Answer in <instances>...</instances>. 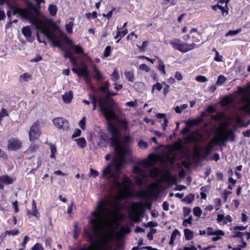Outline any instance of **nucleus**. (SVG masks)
<instances>
[{
    "mask_svg": "<svg viewBox=\"0 0 250 250\" xmlns=\"http://www.w3.org/2000/svg\"><path fill=\"white\" fill-rule=\"evenodd\" d=\"M130 137L128 135L124 136L123 141L119 140L121 144L126 146L127 149L119 156L118 152L116 151L115 157L112 163L107 165L103 170L101 177L105 179H110L112 182L110 190L113 193L117 194L116 199L121 200L127 197L130 188V182L127 177H124L122 182L118 181L120 175V171L125 163V155L129 151L127 144L130 141Z\"/></svg>",
    "mask_w": 250,
    "mask_h": 250,
    "instance_id": "obj_1",
    "label": "nucleus"
},
{
    "mask_svg": "<svg viewBox=\"0 0 250 250\" xmlns=\"http://www.w3.org/2000/svg\"><path fill=\"white\" fill-rule=\"evenodd\" d=\"M33 18L32 21L36 25L37 28L40 29L41 32L51 42L53 46L60 47L62 42H65L71 48H74L76 53L80 54L83 52V48L80 45L73 43L72 40L62 32L57 25L54 24V28L51 29L49 26H42L41 21L35 18Z\"/></svg>",
    "mask_w": 250,
    "mask_h": 250,
    "instance_id": "obj_2",
    "label": "nucleus"
},
{
    "mask_svg": "<svg viewBox=\"0 0 250 250\" xmlns=\"http://www.w3.org/2000/svg\"><path fill=\"white\" fill-rule=\"evenodd\" d=\"M211 119L216 122H219L220 125L216 129V135L208 143L206 147L207 153H209L214 144L221 143L224 145L229 139H233V131L228 128L230 124V120L223 113H218L216 115H211Z\"/></svg>",
    "mask_w": 250,
    "mask_h": 250,
    "instance_id": "obj_3",
    "label": "nucleus"
},
{
    "mask_svg": "<svg viewBox=\"0 0 250 250\" xmlns=\"http://www.w3.org/2000/svg\"><path fill=\"white\" fill-rule=\"evenodd\" d=\"M116 94L117 93L108 92L105 96H100L98 99L100 110L107 121L110 119H117L114 112L117 105L112 99L110 98L111 96Z\"/></svg>",
    "mask_w": 250,
    "mask_h": 250,
    "instance_id": "obj_4",
    "label": "nucleus"
},
{
    "mask_svg": "<svg viewBox=\"0 0 250 250\" xmlns=\"http://www.w3.org/2000/svg\"><path fill=\"white\" fill-rule=\"evenodd\" d=\"M108 130L112 135L111 138V145L121 156L127 149V147L120 142L119 131L114 125L109 124Z\"/></svg>",
    "mask_w": 250,
    "mask_h": 250,
    "instance_id": "obj_5",
    "label": "nucleus"
},
{
    "mask_svg": "<svg viewBox=\"0 0 250 250\" xmlns=\"http://www.w3.org/2000/svg\"><path fill=\"white\" fill-rule=\"evenodd\" d=\"M170 44L174 49L183 53L193 49L196 46L194 42L189 44L184 42L179 39L173 40L170 42Z\"/></svg>",
    "mask_w": 250,
    "mask_h": 250,
    "instance_id": "obj_6",
    "label": "nucleus"
},
{
    "mask_svg": "<svg viewBox=\"0 0 250 250\" xmlns=\"http://www.w3.org/2000/svg\"><path fill=\"white\" fill-rule=\"evenodd\" d=\"M41 134L39 123H34L30 127L29 130V141L31 142L37 140Z\"/></svg>",
    "mask_w": 250,
    "mask_h": 250,
    "instance_id": "obj_7",
    "label": "nucleus"
},
{
    "mask_svg": "<svg viewBox=\"0 0 250 250\" xmlns=\"http://www.w3.org/2000/svg\"><path fill=\"white\" fill-rule=\"evenodd\" d=\"M53 123L56 127L60 129L67 130L69 127L68 121L62 117L54 119Z\"/></svg>",
    "mask_w": 250,
    "mask_h": 250,
    "instance_id": "obj_8",
    "label": "nucleus"
},
{
    "mask_svg": "<svg viewBox=\"0 0 250 250\" xmlns=\"http://www.w3.org/2000/svg\"><path fill=\"white\" fill-rule=\"evenodd\" d=\"M82 66L79 68L78 76L79 77L83 76L84 80L86 83L89 82V77L90 76L87 66L85 64L83 61L81 62Z\"/></svg>",
    "mask_w": 250,
    "mask_h": 250,
    "instance_id": "obj_9",
    "label": "nucleus"
},
{
    "mask_svg": "<svg viewBox=\"0 0 250 250\" xmlns=\"http://www.w3.org/2000/svg\"><path fill=\"white\" fill-rule=\"evenodd\" d=\"M22 146V144L18 138H11L8 141L7 148L10 150H17Z\"/></svg>",
    "mask_w": 250,
    "mask_h": 250,
    "instance_id": "obj_10",
    "label": "nucleus"
},
{
    "mask_svg": "<svg viewBox=\"0 0 250 250\" xmlns=\"http://www.w3.org/2000/svg\"><path fill=\"white\" fill-rule=\"evenodd\" d=\"M133 171L135 173L139 174L141 178H138L137 183L139 184H142L143 183V180L147 176V173H145L142 168L139 167L135 166L133 168Z\"/></svg>",
    "mask_w": 250,
    "mask_h": 250,
    "instance_id": "obj_11",
    "label": "nucleus"
},
{
    "mask_svg": "<svg viewBox=\"0 0 250 250\" xmlns=\"http://www.w3.org/2000/svg\"><path fill=\"white\" fill-rule=\"evenodd\" d=\"M42 164V160L40 157H37L34 158L30 165L33 167V168L31 170V172L36 170Z\"/></svg>",
    "mask_w": 250,
    "mask_h": 250,
    "instance_id": "obj_12",
    "label": "nucleus"
},
{
    "mask_svg": "<svg viewBox=\"0 0 250 250\" xmlns=\"http://www.w3.org/2000/svg\"><path fill=\"white\" fill-rule=\"evenodd\" d=\"M242 101L245 103L243 107V110L250 113V96H244Z\"/></svg>",
    "mask_w": 250,
    "mask_h": 250,
    "instance_id": "obj_13",
    "label": "nucleus"
},
{
    "mask_svg": "<svg viewBox=\"0 0 250 250\" xmlns=\"http://www.w3.org/2000/svg\"><path fill=\"white\" fill-rule=\"evenodd\" d=\"M159 189V185L157 183H153L149 185L148 187V190L152 195L156 194Z\"/></svg>",
    "mask_w": 250,
    "mask_h": 250,
    "instance_id": "obj_14",
    "label": "nucleus"
},
{
    "mask_svg": "<svg viewBox=\"0 0 250 250\" xmlns=\"http://www.w3.org/2000/svg\"><path fill=\"white\" fill-rule=\"evenodd\" d=\"M73 98V93L71 91L66 92L62 95V99L64 103L69 104L71 102Z\"/></svg>",
    "mask_w": 250,
    "mask_h": 250,
    "instance_id": "obj_15",
    "label": "nucleus"
},
{
    "mask_svg": "<svg viewBox=\"0 0 250 250\" xmlns=\"http://www.w3.org/2000/svg\"><path fill=\"white\" fill-rule=\"evenodd\" d=\"M162 180L168 183H173L175 182V178L173 177L169 173H165L162 177Z\"/></svg>",
    "mask_w": 250,
    "mask_h": 250,
    "instance_id": "obj_16",
    "label": "nucleus"
},
{
    "mask_svg": "<svg viewBox=\"0 0 250 250\" xmlns=\"http://www.w3.org/2000/svg\"><path fill=\"white\" fill-rule=\"evenodd\" d=\"M93 77L97 80L99 81L103 78V75L100 71L95 66H93Z\"/></svg>",
    "mask_w": 250,
    "mask_h": 250,
    "instance_id": "obj_17",
    "label": "nucleus"
},
{
    "mask_svg": "<svg viewBox=\"0 0 250 250\" xmlns=\"http://www.w3.org/2000/svg\"><path fill=\"white\" fill-rule=\"evenodd\" d=\"M234 100V98L232 96H226L224 97L221 101L220 102V103L221 104L222 106H225L229 105V104H231L233 102Z\"/></svg>",
    "mask_w": 250,
    "mask_h": 250,
    "instance_id": "obj_18",
    "label": "nucleus"
},
{
    "mask_svg": "<svg viewBox=\"0 0 250 250\" xmlns=\"http://www.w3.org/2000/svg\"><path fill=\"white\" fill-rule=\"evenodd\" d=\"M141 213L140 211H138L136 209L133 210L130 216L135 222H138L139 221L140 218Z\"/></svg>",
    "mask_w": 250,
    "mask_h": 250,
    "instance_id": "obj_19",
    "label": "nucleus"
},
{
    "mask_svg": "<svg viewBox=\"0 0 250 250\" xmlns=\"http://www.w3.org/2000/svg\"><path fill=\"white\" fill-rule=\"evenodd\" d=\"M32 212H30L29 211H28L27 213L29 214H31L32 215L37 217H38V214L39 212H38V209L37 208L36 204V203H35V201L34 200H32Z\"/></svg>",
    "mask_w": 250,
    "mask_h": 250,
    "instance_id": "obj_20",
    "label": "nucleus"
},
{
    "mask_svg": "<svg viewBox=\"0 0 250 250\" xmlns=\"http://www.w3.org/2000/svg\"><path fill=\"white\" fill-rule=\"evenodd\" d=\"M157 58L158 59V69L160 71L162 72L164 75H165L166 74L165 71V65L160 58L159 57H157Z\"/></svg>",
    "mask_w": 250,
    "mask_h": 250,
    "instance_id": "obj_21",
    "label": "nucleus"
},
{
    "mask_svg": "<svg viewBox=\"0 0 250 250\" xmlns=\"http://www.w3.org/2000/svg\"><path fill=\"white\" fill-rule=\"evenodd\" d=\"M184 231L185 239L186 240H189L192 239L193 237V232L192 230L188 229H185Z\"/></svg>",
    "mask_w": 250,
    "mask_h": 250,
    "instance_id": "obj_22",
    "label": "nucleus"
},
{
    "mask_svg": "<svg viewBox=\"0 0 250 250\" xmlns=\"http://www.w3.org/2000/svg\"><path fill=\"white\" fill-rule=\"evenodd\" d=\"M22 33L26 38H30L31 35V32L30 28L26 26L23 27L21 30Z\"/></svg>",
    "mask_w": 250,
    "mask_h": 250,
    "instance_id": "obj_23",
    "label": "nucleus"
},
{
    "mask_svg": "<svg viewBox=\"0 0 250 250\" xmlns=\"http://www.w3.org/2000/svg\"><path fill=\"white\" fill-rule=\"evenodd\" d=\"M125 75L126 79L130 82H133L134 81V74L133 71H125Z\"/></svg>",
    "mask_w": 250,
    "mask_h": 250,
    "instance_id": "obj_24",
    "label": "nucleus"
},
{
    "mask_svg": "<svg viewBox=\"0 0 250 250\" xmlns=\"http://www.w3.org/2000/svg\"><path fill=\"white\" fill-rule=\"evenodd\" d=\"M188 107L187 104H183L181 106H176L174 107V110L176 113L180 114L182 113V110L186 109Z\"/></svg>",
    "mask_w": 250,
    "mask_h": 250,
    "instance_id": "obj_25",
    "label": "nucleus"
},
{
    "mask_svg": "<svg viewBox=\"0 0 250 250\" xmlns=\"http://www.w3.org/2000/svg\"><path fill=\"white\" fill-rule=\"evenodd\" d=\"M160 173V170L158 167H155L150 169L149 174L153 178H155L158 176Z\"/></svg>",
    "mask_w": 250,
    "mask_h": 250,
    "instance_id": "obj_26",
    "label": "nucleus"
},
{
    "mask_svg": "<svg viewBox=\"0 0 250 250\" xmlns=\"http://www.w3.org/2000/svg\"><path fill=\"white\" fill-rule=\"evenodd\" d=\"M77 142V145L81 148H83L86 144V141L84 138H80L75 140Z\"/></svg>",
    "mask_w": 250,
    "mask_h": 250,
    "instance_id": "obj_27",
    "label": "nucleus"
},
{
    "mask_svg": "<svg viewBox=\"0 0 250 250\" xmlns=\"http://www.w3.org/2000/svg\"><path fill=\"white\" fill-rule=\"evenodd\" d=\"M48 10L52 16H55L56 14L57 8L56 5L50 4L48 7Z\"/></svg>",
    "mask_w": 250,
    "mask_h": 250,
    "instance_id": "obj_28",
    "label": "nucleus"
},
{
    "mask_svg": "<svg viewBox=\"0 0 250 250\" xmlns=\"http://www.w3.org/2000/svg\"><path fill=\"white\" fill-rule=\"evenodd\" d=\"M31 78V75L26 73L21 75L20 80L21 82H26L28 80L30 79Z\"/></svg>",
    "mask_w": 250,
    "mask_h": 250,
    "instance_id": "obj_29",
    "label": "nucleus"
},
{
    "mask_svg": "<svg viewBox=\"0 0 250 250\" xmlns=\"http://www.w3.org/2000/svg\"><path fill=\"white\" fill-rule=\"evenodd\" d=\"M109 86V83L108 82H105L104 85L100 87V90L102 92L105 93L108 89Z\"/></svg>",
    "mask_w": 250,
    "mask_h": 250,
    "instance_id": "obj_30",
    "label": "nucleus"
},
{
    "mask_svg": "<svg viewBox=\"0 0 250 250\" xmlns=\"http://www.w3.org/2000/svg\"><path fill=\"white\" fill-rule=\"evenodd\" d=\"M227 78H225L223 75H220L216 82V85H221L224 83L226 81Z\"/></svg>",
    "mask_w": 250,
    "mask_h": 250,
    "instance_id": "obj_31",
    "label": "nucleus"
},
{
    "mask_svg": "<svg viewBox=\"0 0 250 250\" xmlns=\"http://www.w3.org/2000/svg\"><path fill=\"white\" fill-rule=\"evenodd\" d=\"M243 235L247 236V239H249L250 238V232H241L238 231H235V237H241Z\"/></svg>",
    "mask_w": 250,
    "mask_h": 250,
    "instance_id": "obj_32",
    "label": "nucleus"
},
{
    "mask_svg": "<svg viewBox=\"0 0 250 250\" xmlns=\"http://www.w3.org/2000/svg\"><path fill=\"white\" fill-rule=\"evenodd\" d=\"M213 51H214L215 53V56L214 57V61L216 62H222L223 61V56L219 54V52L215 50V49H213Z\"/></svg>",
    "mask_w": 250,
    "mask_h": 250,
    "instance_id": "obj_33",
    "label": "nucleus"
},
{
    "mask_svg": "<svg viewBox=\"0 0 250 250\" xmlns=\"http://www.w3.org/2000/svg\"><path fill=\"white\" fill-rule=\"evenodd\" d=\"M138 145L141 149H146L148 146L147 143L143 140H140L138 143Z\"/></svg>",
    "mask_w": 250,
    "mask_h": 250,
    "instance_id": "obj_34",
    "label": "nucleus"
},
{
    "mask_svg": "<svg viewBox=\"0 0 250 250\" xmlns=\"http://www.w3.org/2000/svg\"><path fill=\"white\" fill-rule=\"evenodd\" d=\"M197 139L193 134H190L188 135L186 138V141L187 143H190L191 142H195Z\"/></svg>",
    "mask_w": 250,
    "mask_h": 250,
    "instance_id": "obj_35",
    "label": "nucleus"
},
{
    "mask_svg": "<svg viewBox=\"0 0 250 250\" xmlns=\"http://www.w3.org/2000/svg\"><path fill=\"white\" fill-rule=\"evenodd\" d=\"M195 80L200 83H206L208 81V79L206 77L201 75L197 76Z\"/></svg>",
    "mask_w": 250,
    "mask_h": 250,
    "instance_id": "obj_36",
    "label": "nucleus"
},
{
    "mask_svg": "<svg viewBox=\"0 0 250 250\" xmlns=\"http://www.w3.org/2000/svg\"><path fill=\"white\" fill-rule=\"evenodd\" d=\"M202 210L199 207H196L193 209V214L195 216L200 217L202 214Z\"/></svg>",
    "mask_w": 250,
    "mask_h": 250,
    "instance_id": "obj_37",
    "label": "nucleus"
},
{
    "mask_svg": "<svg viewBox=\"0 0 250 250\" xmlns=\"http://www.w3.org/2000/svg\"><path fill=\"white\" fill-rule=\"evenodd\" d=\"M73 26V22L72 21L69 22L68 24L65 25V28L67 32L69 33H72V27Z\"/></svg>",
    "mask_w": 250,
    "mask_h": 250,
    "instance_id": "obj_38",
    "label": "nucleus"
},
{
    "mask_svg": "<svg viewBox=\"0 0 250 250\" xmlns=\"http://www.w3.org/2000/svg\"><path fill=\"white\" fill-rule=\"evenodd\" d=\"M111 80L114 82H116L119 79V75L117 71L115 70L111 75Z\"/></svg>",
    "mask_w": 250,
    "mask_h": 250,
    "instance_id": "obj_39",
    "label": "nucleus"
},
{
    "mask_svg": "<svg viewBox=\"0 0 250 250\" xmlns=\"http://www.w3.org/2000/svg\"><path fill=\"white\" fill-rule=\"evenodd\" d=\"M135 85L136 89L138 91L144 89L145 88V84L142 82L136 83H135Z\"/></svg>",
    "mask_w": 250,
    "mask_h": 250,
    "instance_id": "obj_40",
    "label": "nucleus"
},
{
    "mask_svg": "<svg viewBox=\"0 0 250 250\" xmlns=\"http://www.w3.org/2000/svg\"><path fill=\"white\" fill-rule=\"evenodd\" d=\"M99 97L100 96H98L97 97H96L95 96H92L91 97V99L92 100L91 103L93 104V109L94 110H95L96 108L97 103H98L99 104L98 99Z\"/></svg>",
    "mask_w": 250,
    "mask_h": 250,
    "instance_id": "obj_41",
    "label": "nucleus"
},
{
    "mask_svg": "<svg viewBox=\"0 0 250 250\" xmlns=\"http://www.w3.org/2000/svg\"><path fill=\"white\" fill-rule=\"evenodd\" d=\"M190 34L192 38H196L198 35H199V33L196 28H192L190 31Z\"/></svg>",
    "mask_w": 250,
    "mask_h": 250,
    "instance_id": "obj_42",
    "label": "nucleus"
},
{
    "mask_svg": "<svg viewBox=\"0 0 250 250\" xmlns=\"http://www.w3.org/2000/svg\"><path fill=\"white\" fill-rule=\"evenodd\" d=\"M162 88V86L161 84L159 83H157L156 84H154L152 86V92L153 93L154 89H157L158 91H160Z\"/></svg>",
    "mask_w": 250,
    "mask_h": 250,
    "instance_id": "obj_43",
    "label": "nucleus"
},
{
    "mask_svg": "<svg viewBox=\"0 0 250 250\" xmlns=\"http://www.w3.org/2000/svg\"><path fill=\"white\" fill-rule=\"evenodd\" d=\"M129 232H130V229L127 227H122L121 228L120 230V232L121 234L129 233Z\"/></svg>",
    "mask_w": 250,
    "mask_h": 250,
    "instance_id": "obj_44",
    "label": "nucleus"
},
{
    "mask_svg": "<svg viewBox=\"0 0 250 250\" xmlns=\"http://www.w3.org/2000/svg\"><path fill=\"white\" fill-rule=\"evenodd\" d=\"M118 122L123 128L126 129L127 128V123L125 120H119L118 121Z\"/></svg>",
    "mask_w": 250,
    "mask_h": 250,
    "instance_id": "obj_45",
    "label": "nucleus"
},
{
    "mask_svg": "<svg viewBox=\"0 0 250 250\" xmlns=\"http://www.w3.org/2000/svg\"><path fill=\"white\" fill-rule=\"evenodd\" d=\"M139 69L141 70L145 71L146 72H148L150 70L149 68L145 63L141 64L139 66Z\"/></svg>",
    "mask_w": 250,
    "mask_h": 250,
    "instance_id": "obj_46",
    "label": "nucleus"
},
{
    "mask_svg": "<svg viewBox=\"0 0 250 250\" xmlns=\"http://www.w3.org/2000/svg\"><path fill=\"white\" fill-rule=\"evenodd\" d=\"M192 217L191 216H190L188 219H185L183 222V225L185 227L187 226V224H191Z\"/></svg>",
    "mask_w": 250,
    "mask_h": 250,
    "instance_id": "obj_47",
    "label": "nucleus"
},
{
    "mask_svg": "<svg viewBox=\"0 0 250 250\" xmlns=\"http://www.w3.org/2000/svg\"><path fill=\"white\" fill-rule=\"evenodd\" d=\"M110 49L111 47L110 46H107L105 47L104 54V57L106 58L109 56L110 53Z\"/></svg>",
    "mask_w": 250,
    "mask_h": 250,
    "instance_id": "obj_48",
    "label": "nucleus"
},
{
    "mask_svg": "<svg viewBox=\"0 0 250 250\" xmlns=\"http://www.w3.org/2000/svg\"><path fill=\"white\" fill-rule=\"evenodd\" d=\"M177 235H180V232L178 229H176L171 234L170 239L174 240Z\"/></svg>",
    "mask_w": 250,
    "mask_h": 250,
    "instance_id": "obj_49",
    "label": "nucleus"
},
{
    "mask_svg": "<svg viewBox=\"0 0 250 250\" xmlns=\"http://www.w3.org/2000/svg\"><path fill=\"white\" fill-rule=\"evenodd\" d=\"M68 58L69 59L70 62L74 64L76 61V58L73 56L72 53L71 52L68 53Z\"/></svg>",
    "mask_w": 250,
    "mask_h": 250,
    "instance_id": "obj_50",
    "label": "nucleus"
},
{
    "mask_svg": "<svg viewBox=\"0 0 250 250\" xmlns=\"http://www.w3.org/2000/svg\"><path fill=\"white\" fill-rule=\"evenodd\" d=\"M148 42L147 41H145L143 42L142 45L141 46L137 45L140 51L144 52L145 50V47L147 45Z\"/></svg>",
    "mask_w": 250,
    "mask_h": 250,
    "instance_id": "obj_51",
    "label": "nucleus"
},
{
    "mask_svg": "<svg viewBox=\"0 0 250 250\" xmlns=\"http://www.w3.org/2000/svg\"><path fill=\"white\" fill-rule=\"evenodd\" d=\"M99 174V173L98 172L93 169V168H91L90 170V176H92L94 178L97 177Z\"/></svg>",
    "mask_w": 250,
    "mask_h": 250,
    "instance_id": "obj_52",
    "label": "nucleus"
},
{
    "mask_svg": "<svg viewBox=\"0 0 250 250\" xmlns=\"http://www.w3.org/2000/svg\"><path fill=\"white\" fill-rule=\"evenodd\" d=\"M174 77L176 80L179 81L182 80L183 79V76L182 74L179 71H177L175 73Z\"/></svg>",
    "mask_w": 250,
    "mask_h": 250,
    "instance_id": "obj_53",
    "label": "nucleus"
},
{
    "mask_svg": "<svg viewBox=\"0 0 250 250\" xmlns=\"http://www.w3.org/2000/svg\"><path fill=\"white\" fill-rule=\"evenodd\" d=\"M8 116V114L7 113L6 110L4 108H2L0 113V119H1L4 117H6Z\"/></svg>",
    "mask_w": 250,
    "mask_h": 250,
    "instance_id": "obj_54",
    "label": "nucleus"
},
{
    "mask_svg": "<svg viewBox=\"0 0 250 250\" xmlns=\"http://www.w3.org/2000/svg\"><path fill=\"white\" fill-rule=\"evenodd\" d=\"M85 117H83V119L79 122V125L82 129L85 128Z\"/></svg>",
    "mask_w": 250,
    "mask_h": 250,
    "instance_id": "obj_55",
    "label": "nucleus"
},
{
    "mask_svg": "<svg viewBox=\"0 0 250 250\" xmlns=\"http://www.w3.org/2000/svg\"><path fill=\"white\" fill-rule=\"evenodd\" d=\"M32 250H43V248L39 243L36 244L32 248Z\"/></svg>",
    "mask_w": 250,
    "mask_h": 250,
    "instance_id": "obj_56",
    "label": "nucleus"
},
{
    "mask_svg": "<svg viewBox=\"0 0 250 250\" xmlns=\"http://www.w3.org/2000/svg\"><path fill=\"white\" fill-rule=\"evenodd\" d=\"M19 233V231L18 229L15 230H8L5 231V234L7 235H17Z\"/></svg>",
    "mask_w": 250,
    "mask_h": 250,
    "instance_id": "obj_57",
    "label": "nucleus"
},
{
    "mask_svg": "<svg viewBox=\"0 0 250 250\" xmlns=\"http://www.w3.org/2000/svg\"><path fill=\"white\" fill-rule=\"evenodd\" d=\"M163 83L165 85V87L164 89V94L165 96H166L169 91L170 87L168 84H166L165 83Z\"/></svg>",
    "mask_w": 250,
    "mask_h": 250,
    "instance_id": "obj_58",
    "label": "nucleus"
},
{
    "mask_svg": "<svg viewBox=\"0 0 250 250\" xmlns=\"http://www.w3.org/2000/svg\"><path fill=\"white\" fill-rule=\"evenodd\" d=\"M81 130L80 129H77L75 131V132L73 133V134L72 135V138H74L78 137V136H79L81 135Z\"/></svg>",
    "mask_w": 250,
    "mask_h": 250,
    "instance_id": "obj_59",
    "label": "nucleus"
},
{
    "mask_svg": "<svg viewBox=\"0 0 250 250\" xmlns=\"http://www.w3.org/2000/svg\"><path fill=\"white\" fill-rule=\"evenodd\" d=\"M39 148V146L37 145L32 144L30 147V150L32 152L36 151Z\"/></svg>",
    "mask_w": 250,
    "mask_h": 250,
    "instance_id": "obj_60",
    "label": "nucleus"
},
{
    "mask_svg": "<svg viewBox=\"0 0 250 250\" xmlns=\"http://www.w3.org/2000/svg\"><path fill=\"white\" fill-rule=\"evenodd\" d=\"M208 233L209 235H213V234L221 235H224V232L222 230H218V231H215V232H212V231L208 232Z\"/></svg>",
    "mask_w": 250,
    "mask_h": 250,
    "instance_id": "obj_61",
    "label": "nucleus"
},
{
    "mask_svg": "<svg viewBox=\"0 0 250 250\" xmlns=\"http://www.w3.org/2000/svg\"><path fill=\"white\" fill-rule=\"evenodd\" d=\"M126 104L130 107L137 106V101L135 100L134 101L128 102L126 103Z\"/></svg>",
    "mask_w": 250,
    "mask_h": 250,
    "instance_id": "obj_62",
    "label": "nucleus"
},
{
    "mask_svg": "<svg viewBox=\"0 0 250 250\" xmlns=\"http://www.w3.org/2000/svg\"><path fill=\"white\" fill-rule=\"evenodd\" d=\"M163 209L166 210L167 211L169 209V204L167 202L165 201L163 204Z\"/></svg>",
    "mask_w": 250,
    "mask_h": 250,
    "instance_id": "obj_63",
    "label": "nucleus"
},
{
    "mask_svg": "<svg viewBox=\"0 0 250 250\" xmlns=\"http://www.w3.org/2000/svg\"><path fill=\"white\" fill-rule=\"evenodd\" d=\"M168 120L167 119L165 118L164 120V123L162 125V128L164 130L166 129L167 126V125Z\"/></svg>",
    "mask_w": 250,
    "mask_h": 250,
    "instance_id": "obj_64",
    "label": "nucleus"
}]
</instances>
